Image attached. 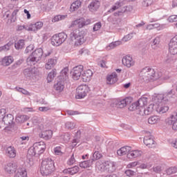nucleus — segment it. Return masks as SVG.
Returning a JSON list of instances; mask_svg holds the SVG:
<instances>
[{
	"instance_id": "f257e3e1",
	"label": "nucleus",
	"mask_w": 177,
	"mask_h": 177,
	"mask_svg": "<svg viewBox=\"0 0 177 177\" xmlns=\"http://www.w3.org/2000/svg\"><path fill=\"white\" fill-rule=\"evenodd\" d=\"M140 78L145 82L156 81L160 78V75L156 73V71L149 66L142 68L140 73Z\"/></svg>"
},
{
	"instance_id": "f03ea898",
	"label": "nucleus",
	"mask_w": 177,
	"mask_h": 177,
	"mask_svg": "<svg viewBox=\"0 0 177 177\" xmlns=\"http://www.w3.org/2000/svg\"><path fill=\"white\" fill-rule=\"evenodd\" d=\"M46 150V145L44 141L35 142L28 151V156L32 157H39Z\"/></svg>"
},
{
	"instance_id": "7ed1b4c3",
	"label": "nucleus",
	"mask_w": 177,
	"mask_h": 177,
	"mask_svg": "<svg viewBox=\"0 0 177 177\" xmlns=\"http://www.w3.org/2000/svg\"><path fill=\"white\" fill-rule=\"evenodd\" d=\"M55 169V162L51 158H44L41 162L40 172L41 175L48 176L53 172Z\"/></svg>"
},
{
	"instance_id": "20e7f679",
	"label": "nucleus",
	"mask_w": 177,
	"mask_h": 177,
	"mask_svg": "<svg viewBox=\"0 0 177 177\" xmlns=\"http://www.w3.org/2000/svg\"><path fill=\"white\" fill-rule=\"evenodd\" d=\"M85 34L84 31L80 29L74 30L70 34V38L72 42H73L75 46H80L85 42Z\"/></svg>"
},
{
	"instance_id": "39448f33",
	"label": "nucleus",
	"mask_w": 177,
	"mask_h": 177,
	"mask_svg": "<svg viewBox=\"0 0 177 177\" xmlns=\"http://www.w3.org/2000/svg\"><path fill=\"white\" fill-rule=\"evenodd\" d=\"M176 92L174 89H171L164 94H158L152 98L153 103L156 104L158 103H162V102H165L166 100H170L171 99H175L176 97Z\"/></svg>"
},
{
	"instance_id": "423d86ee",
	"label": "nucleus",
	"mask_w": 177,
	"mask_h": 177,
	"mask_svg": "<svg viewBox=\"0 0 177 177\" xmlns=\"http://www.w3.org/2000/svg\"><path fill=\"white\" fill-rule=\"evenodd\" d=\"M96 167L101 172H109V174H112L115 171V162L110 160L105 161L104 162L100 164V162H96Z\"/></svg>"
},
{
	"instance_id": "0eeeda50",
	"label": "nucleus",
	"mask_w": 177,
	"mask_h": 177,
	"mask_svg": "<svg viewBox=\"0 0 177 177\" xmlns=\"http://www.w3.org/2000/svg\"><path fill=\"white\" fill-rule=\"evenodd\" d=\"M44 55V50L39 48L36 49L32 55H30L26 59L27 64L28 66H34L37 62L41 60L42 56Z\"/></svg>"
},
{
	"instance_id": "6e6552de",
	"label": "nucleus",
	"mask_w": 177,
	"mask_h": 177,
	"mask_svg": "<svg viewBox=\"0 0 177 177\" xmlns=\"http://www.w3.org/2000/svg\"><path fill=\"white\" fill-rule=\"evenodd\" d=\"M66 39H67V34L60 32L52 37L51 44L53 45V46H60L62 44L66 41Z\"/></svg>"
},
{
	"instance_id": "1a4fd4ad",
	"label": "nucleus",
	"mask_w": 177,
	"mask_h": 177,
	"mask_svg": "<svg viewBox=\"0 0 177 177\" xmlns=\"http://www.w3.org/2000/svg\"><path fill=\"white\" fill-rule=\"evenodd\" d=\"M77 95H76L77 99H84L86 96V93L89 92V87L86 84H82L77 88Z\"/></svg>"
},
{
	"instance_id": "9d476101",
	"label": "nucleus",
	"mask_w": 177,
	"mask_h": 177,
	"mask_svg": "<svg viewBox=\"0 0 177 177\" xmlns=\"http://www.w3.org/2000/svg\"><path fill=\"white\" fill-rule=\"evenodd\" d=\"M84 71V66L78 65L75 67L71 71L72 77L73 80L77 81L81 77H82V72Z\"/></svg>"
},
{
	"instance_id": "9b49d317",
	"label": "nucleus",
	"mask_w": 177,
	"mask_h": 177,
	"mask_svg": "<svg viewBox=\"0 0 177 177\" xmlns=\"http://www.w3.org/2000/svg\"><path fill=\"white\" fill-rule=\"evenodd\" d=\"M167 124L172 125V129L177 131V111L173 112L170 117L166 120Z\"/></svg>"
},
{
	"instance_id": "f8f14e48",
	"label": "nucleus",
	"mask_w": 177,
	"mask_h": 177,
	"mask_svg": "<svg viewBox=\"0 0 177 177\" xmlns=\"http://www.w3.org/2000/svg\"><path fill=\"white\" fill-rule=\"evenodd\" d=\"M169 51L170 55H177V35L170 40Z\"/></svg>"
},
{
	"instance_id": "ddd939ff",
	"label": "nucleus",
	"mask_w": 177,
	"mask_h": 177,
	"mask_svg": "<svg viewBox=\"0 0 177 177\" xmlns=\"http://www.w3.org/2000/svg\"><path fill=\"white\" fill-rule=\"evenodd\" d=\"M17 169V164L14 161H10L4 165V171L7 174H15Z\"/></svg>"
},
{
	"instance_id": "4468645a",
	"label": "nucleus",
	"mask_w": 177,
	"mask_h": 177,
	"mask_svg": "<svg viewBox=\"0 0 177 177\" xmlns=\"http://www.w3.org/2000/svg\"><path fill=\"white\" fill-rule=\"evenodd\" d=\"M156 142L153 136L150 133H147V135L144 137V144L147 146V147H154L156 146Z\"/></svg>"
},
{
	"instance_id": "2eb2a0df",
	"label": "nucleus",
	"mask_w": 177,
	"mask_h": 177,
	"mask_svg": "<svg viewBox=\"0 0 177 177\" xmlns=\"http://www.w3.org/2000/svg\"><path fill=\"white\" fill-rule=\"evenodd\" d=\"M122 63L124 66H126L128 68H131L133 66H135V61L131 55H126L122 59Z\"/></svg>"
},
{
	"instance_id": "dca6fc26",
	"label": "nucleus",
	"mask_w": 177,
	"mask_h": 177,
	"mask_svg": "<svg viewBox=\"0 0 177 177\" xmlns=\"http://www.w3.org/2000/svg\"><path fill=\"white\" fill-rule=\"evenodd\" d=\"M17 153V151H16L15 147L10 146L6 149V154L7 157H9V158H15V157H16Z\"/></svg>"
},
{
	"instance_id": "f3484780",
	"label": "nucleus",
	"mask_w": 177,
	"mask_h": 177,
	"mask_svg": "<svg viewBox=\"0 0 177 177\" xmlns=\"http://www.w3.org/2000/svg\"><path fill=\"white\" fill-rule=\"evenodd\" d=\"M14 120H15V117H13V115L7 114L1 121H3L5 125H7V127H12V125H13Z\"/></svg>"
},
{
	"instance_id": "a211bd4d",
	"label": "nucleus",
	"mask_w": 177,
	"mask_h": 177,
	"mask_svg": "<svg viewBox=\"0 0 177 177\" xmlns=\"http://www.w3.org/2000/svg\"><path fill=\"white\" fill-rule=\"evenodd\" d=\"M57 64V59L56 58H50L45 64L46 70H52Z\"/></svg>"
},
{
	"instance_id": "6ab92c4d",
	"label": "nucleus",
	"mask_w": 177,
	"mask_h": 177,
	"mask_svg": "<svg viewBox=\"0 0 177 177\" xmlns=\"http://www.w3.org/2000/svg\"><path fill=\"white\" fill-rule=\"evenodd\" d=\"M44 27V22L37 21L35 24H31L29 25L30 31H38V30H41Z\"/></svg>"
},
{
	"instance_id": "aec40b11",
	"label": "nucleus",
	"mask_w": 177,
	"mask_h": 177,
	"mask_svg": "<svg viewBox=\"0 0 177 177\" xmlns=\"http://www.w3.org/2000/svg\"><path fill=\"white\" fill-rule=\"evenodd\" d=\"M132 102V98L131 97H126L122 100H120L117 103L118 107L119 109H124L127 104H129Z\"/></svg>"
},
{
	"instance_id": "412c9836",
	"label": "nucleus",
	"mask_w": 177,
	"mask_h": 177,
	"mask_svg": "<svg viewBox=\"0 0 177 177\" xmlns=\"http://www.w3.org/2000/svg\"><path fill=\"white\" fill-rule=\"evenodd\" d=\"M53 136V131L52 130H46L42 131L39 136L42 139H44V140H49V139L52 138V136Z\"/></svg>"
},
{
	"instance_id": "4be33fe9",
	"label": "nucleus",
	"mask_w": 177,
	"mask_h": 177,
	"mask_svg": "<svg viewBox=\"0 0 177 177\" xmlns=\"http://www.w3.org/2000/svg\"><path fill=\"white\" fill-rule=\"evenodd\" d=\"M118 75H117V73L115 72L112 73L111 75H110L109 76H108L106 77V83L111 85L113 84H115V82H117V81H118Z\"/></svg>"
},
{
	"instance_id": "5701e85b",
	"label": "nucleus",
	"mask_w": 177,
	"mask_h": 177,
	"mask_svg": "<svg viewBox=\"0 0 177 177\" xmlns=\"http://www.w3.org/2000/svg\"><path fill=\"white\" fill-rule=\"evenodd\" d=\"M129 151H131V147L124 146V147H122L120 149H119L117 151V154L118 156H120V157H122V156H126V154L128 155Z\"/></svg>"
},
{
	"instance_id": "b1692460",
	"label": "nucleus",
	"mask_w": 177,
	"mask_h": 177,
	"mask_svg": "<svg viewBox=\"0 0 177 177\" xmlns=\"http://www.w3.org/2000/svg\"><path fill=\"white\" fill-rule=\"evenodd\" d=\"M54 89L58 93L63 92L64 91V81L61 80L58 81L57 83L54 84Z\"/></svg>"
},
{
	"instance_id": "393cba45",
	"label": "nucleus",
	"mask_w": 177,
	"mask_h": 177,
	"mask_svg": "<svg viewBox=\"0 0 177 177\" xmlns=\"http://www.w3.org/2000/svg\"><path fill=\"white\" fill-rule=\"evenodd\" d=\"M142 151L140 150H132L131 149L127 153L128 158H136L142 156Z\"/></svg>"
},
{
	"instance_id": "a878e982",
	"label": "nucleus",
	"mask_w": 177,
	"mask_h": 177,
	"mask_svg": "<svg viewBox=\"0 0 177 177\" xmlns=\"http://www.w3.org/2000/svg\"><path fill=\"white\" fill-rule=\"evenodd\" d=\"M156 104V103H155ZM158 104V106L156 108V111L158 114H165L169 110V107L167 105H160L161 102L156 104Z\"/></svg>"
},
{
	"instance_id": "bb28decb",
	"label": "nucleus",
	"mask_w": 177,
	"mask_h": 177,
	"mask_svg": "<svg viewBox=\"0 0 177 177\" xmlns=\"http://www.w3.org/2000/svg\"><path fill=\"white\" fill-rule=\"evenodd\" d=\"M80 139H81V131L79 130L75 133L74 139L72 141L71 147H73V149H74V147H75V146H77V145L80 143Z\"/></svg>"
},
{
	"instance_id": "cd10ccee",
	"label": "nucleus",
	"mask_w": 177,
	"mask_h": 177,
	"mask_svg": "<svg viewBox=\"0 0 177 177\" xmlns=\"http://www.w3.org/2000/svg\"><path fill=\"white\" fill-rule=\"evenodd\" d=\"M59 78L64 82L68 80V67H65L61 71Z\"/></svg>"
},
{
	"instance_id": "c85d7f7f",
	"label": "nucleus",
	"mask_w": 177,
	"mask_h": 177,
	"mask_svg": "<svg viewBox=\"0 0 177 177\" xmlns=\"http://www.w3.org/2000/svg\"><path fill=\"white\" fill-rule=\"evenodd\" d=\"M24 74L26 78H32L36 74L35 69H32V68H28L24 69Z\"/></svg>"
},
{
	"instance_id": "c756f323",
	"label": "nucleus",
	"mask_w": 177,
	"mask_h": 177,
	"mask_svg": "<svg viewBox=\"0 0 177 177\" xmlns=\"http://www.w3.org/2000/svg\"><path fill=\"white\" fill-rule=\"evenodd\" d=\"M80 171V167L78 166H75L73 167L68 168L64 169L63 172L64 174H68V175H75Z\"/></svg>"
},
{
	"instance_id": "7c9ffc66",
	"label": "nucleus",
	"mask_w": 177,
	"mask_h": 177,
	"mask_svg": "<svg viewBox=\"0 0 177 177\" xmlns=\"http://www.w3.org/2000/svg\"><path fill=\"white\" fill-rule=\"evenodd\" d=\"M13 63V57L6 56L4 57L1 60L2 66H10Z\"/></svg>"
},
{
	"instance_id": "2f4dec72",
	"label": "nucleus",
	"mask_w": 177,
	"mask_h": 177,
	"mask_svg": "<svg viewBox=\"0 0 177 177\" xmlns=\"http://www.w3.org/2000/svg\"><path fill=\"white\" fill-rule=\"evenodd\" d=\"M93 165V159H89L88 160H84L80 163V168H89Z\"/></svg>"
},
{
	"instance_id": "473e14b6",
	"label": "nucleus",
	"mask_w": 177,
	"mask_h": 177,
	"mask_svg": "<svg viewBox=\"0 0 177 177\" xmlns=\"http://www.w3.org/2000/svg\"><path fill=\"white\" fill-rule=\"evenodd\" d=\"M80 7H81V1L77 0L71 4L70 7V10L71 12H75V10H78V9H80Z\"/></svg>"
},
{
	"instance_id": "72a5a7b5",
	"label": "nucleus",
	"mask_w": 177,
	"mask_h": 177,
	"mask_svg": "<svg viewBox=\"0 0 177 177\" xmlns=\"http://www.w3.org/2000/svg\"><path fill=\"white\" fill-rule=\"evenodd\" d=\"M176 60L177 55L171 54L168 55L167 58L165 59V62L167 63V64H174Z\"/></svg>"
},
{
	"instance_id": "f704fd0d",
	"label": "nucleus",
	"mask_w": 177,
	"mask_h": 177,
	"mask_svg": "<svg viewBox=\"0 0 177 177\" xmlns=\"http://www.w3.org/2000/svg\"><path fill=\"white\" fill-rule=\"evenodd\" d=\"M27 120H28V116L26 115H19L15 118V121L17 124H23L24 122H26Z\"/></svg>"
},
{
	"instance_id": "c9c22d12",
	"label": "nucleus",
	"mask_w": 177,
	"mask_h": 177,
	"mask_svg": "<svg viewBox=\"0 0 177 177\" xmlns=\"http://www.w3.org/2000/svg\"><path fill=\"white\" fill-rule=\"evenodd\" d=\"M100 3L99 1H92L88 6V9L91 12H93L94 10H97V8H100Z\"/></svg>"
},
{
	"instance_id": "e433bc0d",
	"label": "nucleus",
	"mask_w": 177,
	"mask_h": 177,
	"mask_svg": "<svg viewBox=\"0 0 177 177\" xmlns=\"http://www.w3.org/2000/svg\"><path fill=\"white\" fill-rule=\"evenodd\" d=\"M138 107H145L147 104V97H142L136 102Z\"/></svg>"
},
{
	"instance_id": "4c0bfd02",
	"label": "nucleus",
	"mask_w": 177,
	"mask_h": 177,
	"mask_svg": "<svg viewBox=\"0 0 177 177\" xmlns=\"http://www.w3.org/2000/svg\"><path fill=\"white\" fill-rule=\"evenodd\" d=\"M92 75H93V72H92V71H91L90 69L85 71L83 73H82V77L83 80H86V81H88L89 80H91V77H92Z\"/></svg>"
},
{
	"instance_id": "58836bf2",
	"label": "nucleus",
	"mask_w": 177,
	"mask_h": 177,
	"mask_svg": "<svg viewBox=\"0 0 177 177\" xmlns=\"http://www.w3.org/2000/svg\"><path fill=\"white\" fill-rule=\"evenodd\" d=\"M15 177H27V171H26V169H18Z\"/></svg>"
},
{
	"instance_id": "ea45409f",
	"label": "nucleus",
	"mask_w": 177,
	"mask_h": 177,
	"mask_svg": "<svg viewBox=\"0 0 177 177\" xmlns=\"http://www.w3.org/2000/svg\"><path fill=\"white\" fill-rule=\"evenodd\" d=\"M15 177H27V171H26V169H18Z\"/></svg>"
},
{
	"instance_id": "a19ab883",
	"label": "nucleus",
	"mask_w": 177,
	"mask_h": 177,
	"mask_svg": "<svg viewBox=\"0 0 177 177\" xmlns=\"http://www.w3.org/2000/svg\"><path fill=\"white\" fill-rule=\"evenodd\" d=\"M80 28H82L83 27H85V26H89L92 23V20L91 19H84L83 17L80 18Z\"/></svg>"
},
{
	"instance_id": "79ce46f5",
	"label": "nucleus",
	"mask_w": 177,
	"mask_h": 177,
	"mask_svg": "<svg viewBox=\"0 0 177 177\" xmlns=\"http://www.w3.org/2000/svg\"><path fill=\"white\" fill-rule=\"evenodd\" d=\"M24 39H19L15 44V48L17 50H20V49H23L24 48Z\"/></svg>"
},
{
	"instance_id": "37998d69",
	"label": "nucleus",
	"mask_w": 177,
	"mask_h": 177,
	"mask_svg": "<svg viewBox=\"0 0 177 177\" xmlns=\"http://www.w3.org/2000/svg\"><path fill=\"white\" fill-rule=\"evenodd\" d=\"M152 49H157L160 46V37H156L151 44Z\"/></svg>"
},
{
	"instance_id": "c03bdc74",
	"label": "nucleus",
	"mask_w": 177,
	"mask_h": 177,
	"mask_svg": "<svg viewBox=\"0 0 177 177\" xmlns=\"http://www.w3.org/2000/svg\"><path fill=\"white\" fill-rule=\"evenodd\" d=\"M148 122L151 124V125L154 124H157V122H160V117L157 115L151 116L148 119Z\"/></svg>"
},
{
	"instance_id": "a18cd8bd",
	"label": "nucleus",
	"mask_w": 177,
	"mask_h": 177,
	"mask_svg": "<svg viewBox=\"0 0 177 177\" xmlns=\"http://www.w3.org/2000/svg\"><path fill=\"white\" fill-rule=\"evenodd\" d=\"M57 74L56 69H53L51 72H50L47 77L48 82H51L53 78L56 77Z\"/></svg>"
},
{
	"instance_id": "49530a36",
	"label": "nucleus",
	"mask_w": 177,
	"mask_h": 177,
	"mask_svg": "<svg viewBox=\"0 0 177 177\" xmlns=\"http://www.w3.org/2000/svg\"><path fill=\"white\" fill-rule=\"evenodd\" d=\"M121 2H116L113 6H112L111 8L109 10L108 12H109V13H113V12H115L117 9H120V8H121Z\"/></svg>"
},
{
	"instance_id": "de8ad7c7",
	"label": "nucleus",
	"mask_w": 177,
	"mask_h": 177,
	"mask_svg": "<svg viewBox=\"0 0 177 177\" xmlns=\"http://www.w3.org/2000/svg\"><path fill=\"white\" fill-rule=\"evenodd\" d=\"M100 158H102V154L99 152V151H95L90 159L93 160V161H96V160H99Z\"/></svg>"
},
{
	"instance_id": "09e8293b",
	"label": "nucleus",
	"mask_w": 177,
	"mask_h": 177,
	"mask_svg": "<svg viewBox=\"0 0 177 177\" xmlns=\"http://www.w3.org/2000/svg\"><path fill=\"white\" fill-rule=\"evenodd\" d=\"M154 111V104H151L145 108L146 115L151 114Z\"/></svg>"
},
{
	"instance_id": "8fccbe9b",
	"label": "nucleus",
	"mask_w": 177,
	"mask_h": 177,
	"mask_svg": "<svg viewBox=\"0 0 177 177\" xmlns=\"http://www.w3.org/2000/svg\"><path fill=\"white\" fill-rule=\"evenodd\" d=\"M23 30H26V31H30V26L28 25H17V31H23Z\"/></svg>"
},
{
	"instance_id": "3c124183",
	"label": "nucleus",
	"mask_w": 177,
	"mask_h": 177,
	"mask_svg": "<svg viewBox=\"0 0 177 177\" xmlns=\"http://www.w3.org/2000/svg\"><path fill=\"white\" fill-rule=\"evenodd\" d=\"M136 35V33L135 32L129 33L122 38V41H124V42H128V41H131V39L133 38V35Z\"/></svg>"
},
{
	"instance_id": "603ef678",
	"label": "nucleus",
	"mask_w": 177,
	"mask_h": 177,
	"mask_svg": "<svg viewBox=\"0 0 177 177\" xmlns=\"http://www.w3.org/2000/svg\"><path fill=\"white\" fill-rule=\"evenodd\" d=\"M177 172V168L175 167H169L166 170V174L167 175H174V174H176Z\"/></svg>"
},
{
	"instance_id": "864d4df0",
	"label": "nucleus",
	"mask_w": 177,
	"mask_h": 177,
	"mask_svg": "<svg viewBox=\"0 0 177 177\" xmlns=\"http://www.w3.org/2000/svg\"><path fill=\"white\" fill-rule=\"evenodd\" d=\"M66 17H67V15H56L53 19V21H54V23H56V21H60V20H64Z\"/></svg>"
},
{
	"instance_id": "5fc2aeb1",
	"label": "nucleus",
	"mask_w": 177,
	"mask_h": 177,
	"mask_svg": "<svg viewBox=\"0 0 177 177\" xmlns=\"http://www.w3.org/2000/svg\"><path fill=\"white\" fill-rule=\"evenodd\" d=\"M153 2H154V0H143L142 6H144V8L151 6V5H153Z\"/></svg>"
},
{
	"instance_id": "6e6d98bb",
	"label": "nucleus",
	"mask_w": 177,
	"mask_h": 177,
	"mask_svg": "<svg viewBox=\"0 0 177 177\" xmlns=\"http://www.w3.org/2000/svg\"><path fill=\"white\" fill-rule=\"evenodd\" d=\"M81 24V18L75 19V21H72L71 24V27H78L80 28V26Z\"/></svg>"
},
{
	"instance_id": "4d7b16f0",
	"label": "nucleus",
	"mask_w": 177,
	"mask_h": 177,
	"mask_svg": "<svg viewBox=\"0 0 177 177\" xmlns=\"http://www.w3.org/2000/svg\"><path fill=\"white\" fill-rule=\"evenodd\" d=\"M119 45H121V41H115L111 43L109 46L106 48L107 49H114V48H116V46H119Z\"/></svg>"
},
{
	"instance_id": "13d9d810",
	"label": "nucleus",
	"mask_w": 177,
	"mask_h": 177,
	"mask_svg": "<svg viewBox=\"0 0 177 177\" xmlns=\"http://www.w3.org/2000/svg\"><path fill=\"white\" fill-rule=\"evenodd\" d=\"M55 156H62L63 152H62V147H56L53 149Z\"/></svg>"
},
{
	"instance_id": "bf43d9fd",
	"label": "nucleus",
	"mask_w": 177,
	"mask_h": 177,
	"mask_svg": "<svg viewBox=\"0 0 177 177\" xmlns=\"http://www.w3.org/2000/svg\"><path fill=\"white\" fill-rule=\"evenodd\" d=\"M160 27V24L156 23L153 24H148L147 26V30H154V28H158Z\"/></svg>"
},
{
	"instance_id": "052dcab7",
	"label": "nucleus",
	"mask_w": 177,
	"mask_h": 177,
	"mask_svg": "<svg viewBox=\"0 0 177 177\" xmlns=\"http://www.w3.org/2000/svg\"><path fill=\"white\" fill-rule=\"evenodd\" d=\"M12 46L11 43H8L7 44L0 47V50H3L4 52H8L9 49H10V47Z\"/></svg>"
},
{
	"instance_id": "680f3d73",
	"label": "nucleus",
	"mask_w": 177,
	"mask_h": 177,
	"mask_svg": "<svg viewBox=\"0 0 177 177\" xmlns=\"http://www.w3.org/2000/svg\"><path fill=\"white\" fill-rule=\"evenodd\" d=\"M65 127L67 129H74L75 128V123L68 122L66 123Z\"/></svg>"
},
{
	"instance_id": "e2e57ef3",
	"label": "nucleus",
	"mask_w": 177,
	"mask_h": 177,
	"mask_svg": "<svg viewBox=\"0 0 177 177\" xmlns=\"http://www.w3.org/2000/svg\"><path fill=\"white\" fill-rule=\"evenodd\" d=\"M15 89L16 91H17V92H20L21 93H23V95H30V93L27 90L23 88L16 87Z\"/></svg>"
},
{
	"instance_id": "0e129e2a",
	"label": "nucleus",
	"mask_w": 177,
	"mask_h": 177,
	"mask_svg": "<svg viewBox=\"0 0 177 177\" xmlns=\"http://www.w3.org/2000/svg\"><path fill=\"white\" fill-rule=\"evenodd\" d=\"M152 171L153 172H155L156 174H160L161 172V171H162V167H161V166H160V165L154 166L152 168Z\"/></svg>"
},
{
	"instance_id": "69168bd1",
	"label": "nucleus",
	"mask_w": 177,
	"mask_h": 177,
	"mask_svg": "<svg viewBox=\"0 0 177 177\" xmlns=\"http://www.w3.org/2000/svg\"><path fill=\"white\" fill-rule=\"evenodd\" d=\"M138 114L140 115H147V114H146V109H145V107H138Z\"/></svg>"
},
{
	"instance_id": "338daca9",
	"label": "nucleus",
	"mask_w": 177,
	"mask_h": 177,
	"mask_svg": "<svg viewBox=\"0 0 177 177\" xmlns=\"http://www.w3.org/2000/svg\"><path fill=\"white\" fill-rule=\"evenodd\" d=\"M75 162V158H74V153L72 154L71 158L68 160V165H73Z\"/></svg>"
},
{
	"instance_id": "774afa93",
	"label": "nucleus",
	"mask_w": 177,
	"mask_h": 177,
	"mask_svg": "<svg viewBox=\"0 0 177 177\" xmlns=\"http://www.w3.org/2000/svg\"><path fill=\"white\" fill-rule=\"evenodd\" d=\"M100 28H102V23L97 22L95 24H94V26L93 28V31H99Z\"/></svg>"
}]
</instances>
